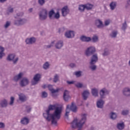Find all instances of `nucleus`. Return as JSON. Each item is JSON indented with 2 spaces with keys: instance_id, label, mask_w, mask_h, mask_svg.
Instances as JSON below:
<instances>
[{
  "instance_id": "nucleus-1",
  "label": "nucleus",
  "mask_w": 130,
  "mask_h": 130,
  "mask_svg": "<svg viewBox=\"0 0 130 130\" xmlns=\"http://www.w3.org/2000/svg\"><path fill=\"white\" fill-rule=\"evenodd\" d=\"M61 112H62L61 107H56L55 105H50L46 113H43V116L47 121H50L52 119V124L57 125V120L60 119Z\"/></svg>"
},
{
  "instance_id": "nucleus-2",
  "label": "nucleus",
  "mask_w": 130,
  "mask_h": 130,
  "mask_svg": "<svg viewBox=\"0 0 130 130\" xmlns=\"http://www.w3.org/2000/svg\"><path fill=\"white\" fill-rule=\"evenodd\" d=\"M81 117V119H75L71 123L72 128H77V130L83 129V126H84V124H85V122L87 120V114H82Z\"/></svg>"
},
{
  "instance_id": "nucleus-3",
  "label": "nucleus",
  "mask_w": 130,
  "mask_h": 130,
  "mask_svg": "<svg viewBox=\"0 0 130 130\" xmlns=\"http://www.w3.org/2000/svg\"><path fill=\"white\" fill-rule=\"evenodd\" d=\"M39 19L41 21H44L47 19V9L42 8L39 13Z\"/></svg>"
},
{
  "instance_id": "nucleus-4",
  "label": "nucleus",
  "mask_w": 130,
  "mask_h": 130,
  "mask_svg": "<svg viewBox=\"0 0 130 130\" xmlns=\"http://www.w3.org/2000/svg\"><path fill=\"white\" fill-rule=\"evenodd\" d=\"M49 18L50 20H58L59 18H60V15L59 14V12H57L55 13L54 10H51L49 12Z\"/></svg>"
},
{
  "instance_id": "nucleus-5",
  "label": "nucleus",
  "mask_w": 130,
  "mask_h": 130,
  "mask_svg": "<svg viewBox=\"0 0 130 130\" xmlns=\"http://www.w3.org/2000/svg\"><path fill=\"white\" fill-rule=\"evenodd\" d=\"M7 60L8 61H12L13 64H16L19 61V57H16L15 54H9L7 57Z\"/></svg>"
},
{
  "instance_id": "nucleus-6",
  "label": "nucleus",
  "mask_w": 130,
  "mask_h": 130,
  "mask_svg": "<svg viewBox=\"0 0 130 130\" xmlns=\"http://www.w3.org/2000/svg\"><path fill=\"white\" fill-rule=\"evenodd\" d=\"M95 52H96V49L94 47L91 46L87 48L85 51V54L86 56L89 57L91 55H93Z\"/></svg>"
},
{
  "instance_id": "nucleus-7",
  "label": "nucleus",
  "mask_w": 130,
  "mask_h": 130,
  "mask_svg": "<svg viewBox=\"0 0 130 130\" xmlns=\"http://www.w3.org/2000/svg\"><path fill=\"white\" fill-rule=\"evenodd\" d=\"M110 91L107 89L106 88H103L100 91V95L101 99H105L107 95H109Z\"/></svg>"
},
{
  "instance_id": "nucleus-8",
  "label": "nucleus",
  "mask_w": 130,
  "mask_h": 130,
  "mask_svg": "<svg viewBox=\"0 0 130 130\" xmlns=\"http://www.w3.org/2000/svg\"><path fill=\"white\" fill-rule=\"evenodd\" d=\"M26 23H27V19L23 18H19L14 21V24L16 25V26H23Z\"/></svg>"
},
{
  "instance_id": "nucleus-9",
  "label": "nucleus",
  "mask_w": 130,
  "mask_h": 130,
  "mask_svg": "<svg viewBox=\"0 0 130 130\" xmlns=\"http://www.w3.org/2000/svg\"><path fill=\"white\" fill-rule=\"evenodd\" d=\"M40 79H41V75L40 74H37L36 75H35L33 80L31 81V85H32L33 86L37 85Z\"/></svg>"
},
{
  "instance_id": "nucleus-10",
  "label": "nucleus",
  "mask_w": 130,
  "mask_h": 130,
  "mask_svg": "<svg viewBox=\"0 0 130 130\" xmlns=\"http://www.w3.org/2000/svg\"><path fill=\"white\" fill-rule=\"evenodd\" d=\"M25 42L27 45H32L36 42V38L31 37L25 39Z\"/></svg>"
},
{
  "instance_id": "nucleus-11",
  "label": "nucleus",
  "mask_w": 130,
  "mask_h": 130,
  "mask_svg": "<svg viewBox=\"0 0 130 130\" xmlns=\"http://www.w3.org/2000/svg\"><path fill=\"white\" fill-rule=\"evenodd\" d=\"M61 12L62 17H67L70 13V9L67 6H66L61 9Z\"/></svg>"
},
{
  "instance_id": "nucleus-12",
  "label": "nucleus",
  "mask_w": 130,
  "mask_h": 130,
  "mask_svg": "<svg viewBox=\"0 0 130 130\" xmlns=\"http://www.w3.org/2000/svg\"><path fill=\"white\" fill-rule=\"evenodd\" d=\"M19 84L21 87H26V86L29 85V79L26 77L23 78L20 81Z\"/></svg>"
},
{
  "instance_id": "nucleus-13",
  "label": "nucleus",
  "mask_w": 130,
  "mask_h": 130,
  "mask_svg": "<svg viewBox=\"0 0 130 130\" xmlns=\"http://www.w3.org/2000/svg\"><path fill=\"white\" fill-rule=\"evenodd\" d=\"M95 25L98 29H103L104 28V24L103 22L100 19H96L95 21Z\"/></svg>"
},
{
  "instance_id": "nucleus-14",
  "label": "nucleus",
  "mask_w": 130,
  "mask_h": 130,
  "mask_svg": "<svg viewBox=\"0 0 130 130\" xmlns=\"http://www.w3.org/2000/svg\"><path fill=\"white\" fill-rule=\"evenodd\" d=\"M98 61V55L97 54H93L90 58V64H95Z\"/></svg>"
},
{
  "instance_id": "nucleus-15",
  "label": "nucleus",
  "mask_w": 130,
  "mask_h": 130,
  "mask_svg": "<svg viewBox=\"0 0 130 130\" xmlns=\"http://www.w3.org/2000/svg\"><path fill=\"white\" fill-rule=\"evenodd\" d=\"M67 108L68 110L69 109V110H71L72 112H76L77 109H78V107H77V106L74 103H72L71 106H70V105H68Z\"/></svg>"
},
{
  "instance_id": "nucleus-16",
  "label": "nucleus",
  "mask_w": 130,
  "mask_h": 130,
  "mask_svg": "<svg viewBox=\"0 0 130 130\" xmlns=\"http://www.w3.org/2000/svg\"><path fill=\"white\" fill-rule=\"evenodd\" d=\"M64 36L66 38L71 39L75 37V32L73 30H69L65 32Z\"/></svg>"
},
{
  "instance_id": "nucleus-17",
  "label": "nucleus",
  "mask_w": 130,
  "mask_h": 130,
  "mask_svg": "<svg viewBox=\"0 0 130 130\" xmlns=\"http://www.w3.org/2000/svg\"><path fill=\"white\" fill-rule=\"evenodd\" d=\"M122 94L125 97H129L130 96V88L129 87H125L122 89Z\"/></svg>"
},
{
  "instance_id": "nucleus-18",
  "label": "nucleus",
  "mask_w": 130,
  "mask_h": 130,
  "mask_svg": "<svg viewBox=\"0 0 130 130\" xmlns=\"http://www.w3.org/2000/svg\"><path fill=\"white\" fill-rule=\"evenodd\" d=\"M29 122H30V120L27 117H23L20 120V123L22 125H28Z\"/></svg>"
},
{
  "instance_id": "nucleus-19",
  "label": "nucleus",
  "mask_w": 130,
  "mask_h": 130,
  "mask_svg": "<svg viewBox=\"0 0 130 130\" xmlns=\"http://www.w3.org/2000/svg\"><path fill=\"white\" fill-rule=\"evenodd\" d=\"M80 40L82 42H90L92 41V38L90 37H87L86 36H81L80 37Z\"/></svg>"
},
{
  "instance_id": "nucleus-20",
  "label": "nucleus",
  "mask_w": 130,
  "mask_h": 130,
  "mask_svg": "<svg viewBox=\"0 0 130 130\" xmlns=\"http://www.w3.org/2000/svg\"><path fill=\"white\" fill-rule=\"evenodd\" d=\"M63 100L66 101V102H68L69 99L71 98V96H70V92L68 90H64L63 95Z\"/></svg>"
},
{
  "instance_id": "nucleus-21",
  "label": "nucleus",
  "mask_w": 130,
  "mask_h": 130,
  "mask_svg": "<svg viewBox=\"0 0 130 130\" xmlns=\"http://www.w3.org/2000/svg\"><path fill=\"white\" fill-rule=\"evenodd\" d=\"M63 46V41L61 40L58 41L55 44V47L56 49H61Z\"/></svg>"
},
{
  "instance_id": "nucleus-22",
  "label": "nucleus",
  "mask_w": 130,
  "mask_h": 130,
  "mask_svg": "<svg viewBox=\"0 0 130 130\" xmlns=\"http://www.w3.org/2000/svg\"><path fill=\"white\" fill-rule=\"evenodd\" d=\"M0 107L2 108H6V107H8V100L3 99L0 101Z\"/></svg>"
},
{
  "instance_id": "nucleus-23",
  "label": "nucleus",
  "mask_w": 130,
  "mask_h": 130,
  "mask_svg": "<svg viewBox=\"0 0 130 130\" xmlns=\"http://www.w3.org/2000/svg\"><path fill=\"white\" fill-rule=\"evenodd\" d=\"M19 100L21 102H25L27 101V96L24 93L18 94Z\"/></svg>"
},
{
  "instance_id": "nucleus-24",
  "label": "nucleus",
  "mask_w": 130,
  "mask_h": 130,
  "mask_svg": "<svg viewBox=\"0 0 130 130\" xmlns=\"http://www.w3.org/2000/svg\"><path fill=\"white\" fill-rule=\"evenodd\" d=\"M103 99H101L96 102V106L98 108H103V106L104 105V103L105 102L102 100Z\"/></svg>"
},
{
  "instance_id": "nucleus-25",
  "label": "nucleus",
  "mask_w": 130,
  "mask_h": 130,
  "mask_svg": "<svg viewBox=\"0 0 130 130\" xmlns=\"http://www.w3.org/2000/svg\"><path fill=\"white\" fill-rule=\"evenodd\" d=\"M125 125H124V122H118L116 124V128L118 130H123Z\"/></svg>"
},
{
  "instance_id": "nucleus-26",
  "label": "nucleus",
  "mask_w": 130,
  "mask_h": 130,
  "mask_svg": "<svg viewBox=\"0 0 130 130\" xmlns=\"http://www.w3.org/2000/svg\"><path fill=\"white\" fill-rule=\"evenodd\" d=\"M23 73H19L17 75H16L14 77L13 80L15 82H18L21 79H22V77L23 76Z\"/></svg>"
},
{
  "instance_id": "nucleus-27",
  "label": "nucleus",
  "mask_w": 130,
  "mask_h": 130,
  "mask_svg": "<svg viewBox=\"0 0 130 130\" xmlns=\"http://www.w3.org/2000/svg\"><path fill=\"white\" fill-rule=\"evenodd\" d=\"M109 116L112 120H116V118H117V114H116V113L113 112H110Z\"/></svg>"
},
{
  "instance_id": "nucleus-28",
  "label": "nucleus",
  "mask_w": 130,
  "mask_h": 130,
  "mask_svg": "<svg viewBox=\"0 0 130 130\" xmlns=\"http://www.w3.org/2000/svg\"><path fill=\"white\" fill-rule=\"evenodd\" d=\"M48 88L49 89V90L51 91V93H52V94H54V93H57V92H58V91L59 90V89L57 88V89H53V87L52 86V85L49 84L48 85Z\"/></svg>"
},
{
  "instance_id": "nucleus-29",
  "label": "nucleus",
  "mask_w": 130,
  "mask_h": 130,
  "mask_svg": "<svg viewBox=\"0 0 130 130\" xmlns=\"http://www.w3.org/2000/svg\"><path fill=\"white\" fill-rule=\"evenodd\" d=\"M75 87L76 88H78L79 89H81L82 88H86L87 85H83L82 83L81 82H75Z\"/></svg>"
},
{
  "instance_id": "nucleus-30",
  "label": "nucleus",
  "mask_w": 130,
  "mask_h": 130,
  "mask_svg": "<svg viewBox=\"0 0 130 130\" xmlns=\"http://www.w3.org/2000/svg\"><path fill=\"white\" fill-rule=\"evenodd\" d=\"M117 6V3H116V2H112L110 4V9L112 11H114V10H115V8H116Z\"/></svg>"
},
{
  "instance_id": "nucleus-31",
  "label": "nucleus",
  "mask_w": 130,
  "mask_h": 130,
  "mask_svg": "<svg viewBox=\"0 0 130 130\" xmlns=\"http://www.w3.org/2000/svg\"><path fill=\"white\" fill-rule=\"evenodd\" d=\"M90 95V92L88 90H85L82 93V96L84 100H87L88 96Z\"/></svg>"
},
{
  "instance_id": "nucleus-32",
  "label": "nucleus",
  "mask_w": 130,
  "mask_h": 130,
  "mask_svg": "<svg viewBox=\"0 0 130 130\" xmlns=\"http://www.w3.org/2000/svg\"><path fill=\"white\" fill-rule=\"evenodd\" d=\"M4 51H5V48L0 46V59H2L6 55Z\"/></svg>"
},
{
  "instance_id": "nucleus-33",
  "label": "nucleus",
  "mask_w": 130,
  "mask_h": 130,
  "mask_svg": "<svg viewBox=\"0 0 130 130\" xmlns=\"http://www.w3.org/2000/svg\"><path fill=\"white\" fill-rule=\"evenodd\" d=\"M91 94L94 97H98V89L97 88H92L91 89Z\"/></svg>"
},
{
  "instance_id": "nucleus-34",
  "label": "nucleus",
  "mask_w": 130,
  "mask_h": 130,
  "mask_svg": "<svg viewBox=\"0 0 130 130\" xmlns=\"http://www.w3.org/2000/svg\"><path fill=\"white\" fill-rule=\"evenodd\" d=\"M118 33L117 30H113L112 31L111 34H110V36L111 38H116Z\"/></svg>"
},
{
  "instance_id": "nucleus-35",
  "label": "nucleus",
  "mask_w": 130,
  "mask_h": 130,
  "mask_svg": "<svg viewBox=\"0 0 130 130\" xmlns=\"http://www.w3.org/2000/svg\"><path fill=\"white\" fill-rule=\"evenodd\" d=\"M110 54V51L107 48L105 49L104 50V52L102 53L103 56H107Z\"/></svg>"
},
{
  "instance_id": "nucleus-36",
  "label": "nucleus",
  "mask_w": 130,
  "mask_h": 130,
  "mask_svg": "<svg viewBox=\"0 0 130 130\" xmlns=\"http://www.w3.org/2000/svg\"><path fill=\"white\" fill-rule=\"evenodd\" d=\"M59 81V76L58 74H55L53 79L54 83H57Z\"/></svg>"
},
{
  "instance_id": "nucleus-37",
  "label": "nucleus",
  "mask_w": 130,
  "mask_h": 130,
  "mask_svg": "<svg viewBox=\"0 0 130 130\" xmlns=\"http://www.w3.org/2000/svg\"><path fill=\"white\" fill-rule=\"evenodd\" d=\"M99 40V38L97 36H93L91 39V41L93 43H96V42H98Z\"/></svg>"
},
{
  "instance_id": "nucleus-38",
  "label": "nucleus",
  "mask_w": 130,
  "mask_h": 130,
  "mask_svg": "<svg viewBox=\"0 0 130 130\" xmlns=\"http://www.w3.org/2000/svg\"><path fill=\"white\" fill-rule=\"evenodd\" d=\"M83 72L81 71H76L74 73V75L76 76V78H80L82 76Z\"/></svg>"
},
{
  "instance_id": "nucleus-39",
  "label": "nucleus",
  "mask_w": 130,
  "mask_h": 130,
  "mask_svg": "<svg viewBox=\"0 0 130 130\" xmlns=\"http://www.w3.org/2000/svg\"><path fill=\"white\" fill-rule=\"evenodd\" d=\"M84 6L86 10H92V9L93 8V7H94V5L90 4H87Z\"/></svg>"
},
{
  "instance_id": "nucleus-40",
  "label": "nucleus",
  "mask_w": 130,
  "mask_h": 130,
  "mask_svg": "<svg viewBox=\"0 0 130 130\" xmlns=\"http://www.w3.org/2000/svg\"><path fill=\"white\" fill-rule=\"evenodd\" d=\"M14 12V8L12 7H9L7 11V14L10 15V14H12V13Z\"/></svg>"
},
{
  "instance_id": "nucleus-41",
  "label": "nucleus",
  "mask_w": 130,
  "mask_h": 130,
  "mask_svg": "<svg viewBox=\"0 0 130 130\" xmlns=\"http://www.w3.org/2000/svg\"><path fill=\"white\" fill-rule=\"evenodd\" d=\"M89 69L92 71V72L95 71V70L97 69V66L93 64H90L89 66Z\"/></svg>"
},
{
  "instance_id": "nucleus-42",
  "label": "nucleus",
  "mask_w": 130,
  "mask_h": 130,
  "mask_svg": "<svg viewBox=\"0 0 130 130\" xmlns=\"http://www.w3.org/2000/svg\"><path fill=\"white\" fill-rule=\"evenodd\" d=\"M85 5H79L78 10L80 12H84L85 11Z\"/></svg>"
},
{
  "instance_id": "nucleus-43",
  "label": "nucleus",
  "mask_w": 130,
  "mask_h": 130,
  "mask_svg": "<svg viewBox=\"0 0 130 130\" xmlns=\"http://www.w3.org/2000/svg\"><path fill=\"white\" fill-rule=\"evenodd\" d=\"M127 27V24H126V21H124V23L122 24V26L121 27L122 30L123 31H125L126 28Z\"/></svg>"
},
{
  "instance_id": "nucleus-44",
  "label": "nucleus",
  "mask_w": 130,
  "mask_h": 130,
  "mask_svg": "<svg viewBox=\"0 0 130 130\" xmlns=\"http://www.w3.org/2000/svg\"><path fill=\"white\" fill-rule=\"evenodd\" d=\"M129 113V110H124L121 112L122 115H127Z\"/></svg>"
},
{
  "instance_id": "nucleus-45",
  "label": "nucleus",
  "mask_w": 130,
  "mask_h": 130,
  "mask_svg": "<svg viewBox=\"0 0 130 130\" xmlns=\"http://www.w3.org/2000/svg\"><path fill=\"white\" fill-rule=\"evenodd\" d=\"M14 101H15V98H14L13 96L11 97L9 105H10V106H13L14 105Z\"/></svg>"
},
{
  "instance_id": "nucleus-46",
  "label": "nucleus",
  "mask_w": 130,
  "mask_h": 130,
  "mask_svg": "<svg viewBox=\"0 0 130 130\" xmlns=\"http://www.w3.org/2000/svg\"><path fill=\"white\" fill-rule=\"evenodd\" d=\"M43 68L44 70H47V69H48V68H49V63H48V62H46L43 64Z\"/></svg>"
},
{
  "instance_id": "nucleus-47",
  "label": "nucleus",
  "mask_w": 130,
  "mask_h": 130,
  "mask_svg": "<svg viewBox=\"0 0 130 130\" xmlns=\"http://www.w3.org/2000/svg\"><path fill=\"white\" fill-rule=\"evenodd\" d=\"M48 94L46 91H43L42 92V98H47Z\"/></svg>"
},
{
  "instance_id": "nucleus-48",
  "label": "nucleus",
  "mask_w": 130,
  "mask_h": 130,
  "mask_svg": "<svg viewBox=\"0 0 130 130\" xmlns=\"http://www.w3.org/2000/svg\"><path fill=\"white\" fill-rule=\"evenodd\" d=\"M11 26V22L10 21H7L6 24L4 25V27L5 29H7V28H9Z\"/></svg>"
},
{
  "instance_id": "nucleus-49",
  "label": "nucleus",
  "mask_w": 130,
  "mask_h": 130,
  "mask_svg": "<svg viewBox=\"0 0 130 130\" xmlns=\"http://www.w3.org/2000/svg\"><path fill=\"white\" fill-rule=\"evenodd\" d=\"M38 3L40 6H43L45 4V0H38Z\"/></svg>"
},
{
  "instance_id": "nucleus-50",
  "label": "nucleus",
  "mask_w": 130,
  "mask_h": 130,
  "mask_svg": "<svg viewBox=\"0 0 130 130\" xmlns=\"http://www.w3.org/2000/svg\"><path fill=\"white\" fill-rule=\"evenodd\" d=\"M67 83L68 85H75L76 81H67Z\"/></svg>"
},
{
  "instance_id": "nucleus-51",
  "label": "nucleus",
  "mask_w": 130,
  "mask_h": 130,
  "mask_svg": "<svg viewBox=\"0 0 130 130\" xmlns=\"http://www.w3.org/2000/svg\"><path fill=\"white\" fill-rule=\"evenodd\" d=\"M23 15L24 14L22 12L18 13L16 14V16L15 17V18H16V19H18V18L19 17H23Z\"/></svg>"
},
{
  "instance_id": "nucleus-52",
  "label": "nucleus",
  "mask_w": 130,
  "mask_h": 130,
  "mask_svg": "<svg viewBox=\"0 0 130 130\" xmlns=\"http://www.w3.org/2000/svg\"><path fill=\"white\" fill-rule=\"evenodd\" d=\"M110 24V19H108L105 21V26H108Z\"/></svg>"
},
{
  "instance_id": "nucleus-53",
  "label": "nucleus",
  "mask_w": 130,
  "mask_h": 130,
  "mask_svg": "<svg viewBox=\"0 0 130 130\" xmlns=\"http://www.w3.org/2000/svg\"><path fill=\"white\" fill-rule=\"evenodd\" d=\"M70 114V110L69 109L67 108L66 109V112L65 113V116H67V117H69V114Z\"/></svg>"
},
{
  "instance_id": "nucleus-54",
  "label": "nucleus",
  "mask_w": 130,
  "mask_h": 130,
  "mask_svg": "<svg viewBox=\"0 0 130 130\" xmlns=\"http://www.w3.org/2000/svg\"><path fill=\"white\" fill-rule=\"evenodd\" d=\"M31 109H32V108H31V107H30V106L26 107L27 112H30V111H31Z\"/></svg>"
},
{
  "instance_id": "nucleus-55",
  "label": "nucleus",
  "mask_w": 130,
  "mask_h": 130,
  "mask_svg": "<svg viewBox=\"0 0 130 130\" xmlns=\"http://www.w3.org/2000/svg\"><path fill=\"white\" fill-rule=\"evenodd\" d=\"M70 67H71L72 68H76L77 66L76 65L75 63H71L70 64Z\"/></svg>"
},
{
  "instance_id": "nucleus-56",
  "label": "nucleus",
  "mask_w": 130,
  "mask_h": 130,
  "mask_svg": "<svg viewBox=\"0 0 130 130\" xmlns=\"http://www.w3.org/2000/svg\"><path fill=\"white\" fill-rule=\"evenodd\" d=\"M5 127V124L3 122H0V128H4Z\"/></svg>"
},
{
  "instance_id": "nucleus-57",
  "label": "nucleus",
  "mask_w": 130,
  "mask_h": 130,
  "mask_svg": "<svg viewBox=\"0 0 130 130\" xmlns=\"http://www.w3.org/2000/svg\"><path fill=\"white\" fill-rule=\"evenodd\" d=\"M52 46H53V45H52V44L48 45L47 46V48H51V47H52Z\"/></svg>"
},
{
  "instance_id": "nucleus-58",
  "label": "nucleus",
  "mask_w": 130,
  "mask_h": 130,
  "mask_svg": "<svg viewBox=\"0 0 130 130\" xmlns=\"http://www.w3.org/2000/svg\"><path fill=\"white\" fill-rule=\"evenodd\" d=\"M127 4L128 6H130V0L127 1Z\"/></svg>"
},
{
  "instance_id": "nucleus-59",
  "label": "nucleus",
  "mask_w": 130,
  "mask_h": 130,
  "mask_svg": "<svg viewBox=\"0 0 130 130\" xmlns=\"http://www.w3.org/2000/svg\"><path fill=\"white\" fill-rule=\"evenodd\" d=\"M32 11H33V9L30 8L28 10V12H29V13H31Z\"/></svg>"
},
{
  "instance_id": "nucleus-60",
  "label": "nucleus",
  "mask_w": 130,
  "mask_h": 130,
  "mask_svg": "<svg viewBox=\"0 0 130 130\" xmlns=\"http://www.w3.org/2000/svg\"><path fill=\"white\" fill-rule=\"evenodd\" d=\"M7 0H0L1 3H5V2H6Z\"/></svg>"
},
{
  "instance_id": "nucleus-61",
  "label": "nucleus",
  "mask_w": 130,
  "mask_h": 130,
  "mask_svg": "<svg viewBox=\"0 0 130 130\" xmlns=\"http://www.w3.org/2000/svg\"><path fill=\"white\" fill-rule=\"evenodd\" d=\"M42 88L45 89L46 88V85L44 84V85H43Z\"/></svg>"
},
{
  "instance_id": "nucleus-62",
  "label": "nucleus",
  "mask_w": 130,
  "mask_h": 130,
  "mask_svg": "<svg viewBox=\"0 0 130 130\" xmlns=\"http://www.w3.org/2000/svg\"><path fill=\"white\" fill-rule=\"evenodd\" d=\"M90 130H94V127H91Z\"/></svg>"
},
{
  "instance_id": "nucleus-63",
  "label": "nucleus",
  "mask_w": 130,
  "mask_h": 130,
  "mask_svg": "<svg viewBox=\"0 0 130 130\" xmlns=\"http://www.w3.org/2000/svg\"><path fill=\"white\" fill-rule=\"evenodd\" d=\"M62 30H63V28H60L59 30V32H60V31H62Z\"/></svg>"
},
{
  "instance_id": "nucleus-64",
  "label": "nucleus",
  "mask_w": 130,
  "mask_h": 130,
  "mask_svg": "<svg viewBox=\"0 0 130 130\" xmlns=\"http://www.w3.org/2000/svg\"><path fill=\"white\" fill-rule=\"evenodd\" d=\"M51 44H54V41L52 42Z\"/></svg>"
}]
</instances>
